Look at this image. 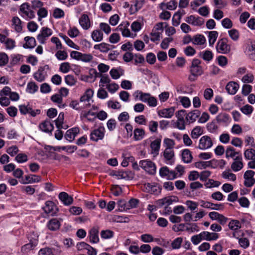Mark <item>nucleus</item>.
<instances>
[{
    "label": "nucleus",
    "mask_w": 255,
    "mask_h": 255,
    "mask_svg": "<svg viewBox=\"0 0 255 255\" xmlns=\"http://www.w3.org/2000/svg\"><path fill=\"white\" fill-rule=\"evenodd\" d=\"M34 78L38 82H42L44 80L45 76L44 74V68L43 67H40L37 70L34 74Z\"/></svg>",
    "instance_id": "a878e982"
},
{
    "label": "nucleus",
    "mask_w": 255,
    "mask_h": 255,
    "mask_svg": "<svg viewBox=\"0 0 255 255\" xmlns=\"http://www.w3.org/2000/svg\"><path fill=\"white\" fill-rule=\"evenodd\" d=\"M199 56L204 60L208 62L211 61L213 57L212 52L209 50H206L205 52H200L199 54Z\"/></svg>",
    "instance_id": "2f4dec72"
},
{
    "label": "nucleus",
    "mask_w": 255,
    "mask_h": 255,
    "mask_svg": "<svg viewBox=\"0 0 255 255\" xmlns=\"http://www.w3.org/2000/svg\"><path fill=\"white\" fill-rule=\"evenodd\" d=\"M43 3L42 1L39 0H34L31 1V4L30 5L32 10H36L40 9L42 7Z\"/></svg>",
    "instance_id": "13d9d810"
},
{
    "label": "nucleus",
    "mask_w": 255,
    "mask_h": 255,
    "mask_svg": "<svg viewBox=\"0 0 255 255\" xmlns=\"http://www.w3.org/2000/svg\"><path fill=\"white\" fill-rule=\"evenodd\" d=\"M79 132V128H73L68 129L66 132L65 138L70 142L72 141L77 134Z\"/></svg>",
    "instance_id": "a211bd4d"
},
{
    "label": "nucleus",
    "mask_w": 255,
    "mask_h": 255,
    "mask_svg": "<svg viewBox=\"0 0 255 255\" xmlns=\"http://www.w3.org/2000/svg\"><path fill=\"white\" fill-rule=\"evenodd\" d=\"M58 197L59 199L65 205H70L73 203V198L65 192H60Z\"/></svg>",
    "instance_id": "6ab92c4d"
},
{
    "label": "nucleus",
    "mask_w": 255,
    "mask_h": 255,
    "mask_svg": "<svg viewBox=\"0 0 255 255\" xmlns=\"http://www.w3.org/2000/svg\"><path fill=\"white\" fill-rule=\"evenodd\" d=\"M129 25L128 22H123L118 26L116 30L121 31L123 36L129 37L130 35V30L128 28Z\"/></svg>",
    "instance_id": "2eb2a0df"
},
{
    "label": "nucleus",
    "mask_w": 255,
    "mask_h": 255,
    "mask_svg": "<svg viewBox=\"0 0 255 255\" xmlns=\"http://www.w3.org/2000/svg\"><path fill=\"white\" fill-rule=\"evenodd\" d=\"M193 40V43L197 45H202L206 42L205 37L200 34L194 36Z\"/></svg>",
    "instance_id": "c9c22d12"
},
{
    "label": "nucleus",
    "mask_w": 255,
    "mask_h": 255,
    "mask_svg": "<svg viewBox=\"0 0 255 255\" xmlns=\"http://www.w3.org/2000/svg\"><path fill=\"white\" fill-rule=\"evenodd\" d=\"M65 81L67 85L71 86L74 85L77 82L76 79L72 75L66 76L65 77Z\"/></svg>",
    "instance_id": "8fccbe9b"
},
{
    "label": "nucleus",
    "mask_w": 255,
    "mask_h": 255,
    "mask_svg": "<svg viewBox=\"0 0 255 255\" xmlns=\"http://www.w3.org/2000/svg\"><path fill=\"white\" fill-rule=\"evenodd\" d=\"M110 74L113 79H117L120 77L121 75L124 74V70L121 68H113L111 70Z\"/></svg>",
    "instance_id": "c85d7f7f"
},
{
    "label": "nucleus",
    "mask_w": 255,
    "mask_h": 255,
    "mask_svg": "<svg viewBox=\"0 0 255 255\" xmlns=\"http://www.w3.org/2000/svg\"><path fill=\"white\" fill-rule=\"evenodd\" d=\"M175 108L174 107H171L160 110L158 112V114L160 117L170 118L173 116Z\"/></svg>",
    "instance_id": "4be33fe9"
},
{
    "label": "nucleus",
    "mask_w": 255,
    "mask_h": 255,
    "mask_svg": "<svg viewBox=\"0 0 255 255\" xmlns=\"http://www.w3.org/2000/svg\"><path fill=\"white\" fill-rule=\"evenodd\" d=\"M161 143V139L157 138L152 141L150 144L152 153H155L156 155L158 154Z\"/></svg>",
    "instance_id": "393cba45"
},
{
    "label": "nucleus",
    "mask_w": 255,
    "mask_h": 255,
    "mask_svg": "<svg viewBox=\"0 0 255 255\" xmlns=\"http://www.w3.org/2000/svg\"><path fill=\"white\" fill-rule=\"evenodd\" d=\"M240 154H241L240 152L236 151L235 149L232 146L228 147L226 151L227 158L231 157L234 159L236 155H239Z\"/></svg>",
    "instance_id": "c756f323"
},
{
    "label": "nucleus",
    "mask_w": 255,
    "mask_h": 255,
    "mask_svg": "<svg viewBox=\"0 0 255 255\" xmlns=\"http://www.w3.org/2000/svg\"><path fill=\"white\" fill-rule=\"evenodd\" d=\"M207 129L210 132H215L217 129H218V126L216 124V123L214 121H213L212 122L209 123L208 124L207 126Z\"/></svg>",
    "instance_id": "e2e57ef3"
},
{
    "label": "nucleus",
    "mask_w": 255,
    "mask_h": 255,
    "mask_svg": "<svg viewBox=\"0 0 255 255\" xmlns=\"http://www.w3.org/2000/svg\"><path fill=\"white\" fill-rule=\"evenodd\" d=\"M25 43L23 44L25 48H33L36 46V41L34 37L26 36L24 38Z\"/></svg>",
    "instance_id": "bb28decb"
},
{
    "label": "nucleus",
    "mask_w": 255,
    "mask_h": 255,
    "mask_svg": "<svg viewBox=\"0 0 255 255\" xmlns=\"http://www.w3.org/2000/svg\"><path fill=\"white\" fill-rule=\"evenodd\" d=\"M203 133L202 128L199 126H197L193 128L191 132V137L192 138L197 139Z\"/></svg>",
    "instance_id": "37998d69"
},
{
    "label": "nucleus",
    "mask_w": 255,
    "mask_h": 255,
    "mask_svg": "<svg viewBox=\"0 0 255 255\" xmlns=\"http://www.w3.org/2000/svg\"><path fill=\"white\" fill-rule=\"evenodd\" d=\"M174 156V152L173 149L165 148L163 152L164 158L168 161L170 160Z\"/></svg>",
    "instance_id": "a18cd8bd"
},
{
    "label": "nucleus",
    "mask_w": 255,
    "mask_h": 255,
    "mask_svg": "<svg viewBox=\"0 0 255 255\" xmlns=\"http://www.w3.org/2000/svg\"><path fill=\"white\" fill-rule=\"evenodd\" d=\"M18 148L17 146L13 145L9 147L6 150L7 153H8L10 156H13L15 155L18 152Z\"/></svg>",
    "instance_id": "0e129e2a"
},
{
    "label": "nucleus",
    "mask_w": 255,
    "mask_h": 255,
    "mask_svg": "<svg viewBox=\"0 0 255 255\" xmlns=\"http://www.w3.org/2000/svg\"><path fill=\"white\" fill-rule=\"evenodd\" d=\"M185 231H190L191 232H193L194 231H199V228L198 226V225L195 223H187L186 225V227L185 228Z\"/></svg>",
    "instance_id": "603ef678"
},
{
    "label": "nucleus",
    "mask_w": 255,
    "mask_h": 255,
    "mask_svg": "<svg viewBox=\"0 0 255 255\" xmlns=\"http://www.w3.org/2000/svg\"><path fill=\"white\" fill-rule=\"evenodd\" d=\"M4 44L7 49H12L15 46V41L11 38H7Z\"/></svg>",
    "instance_id": "680f3d73"
},
{
    "label": "nucleus",
    "mask_w": 255,
    "mask_h": 255,
    "mask_svg": "<svg viewBox=\"0 0 255 255\" xmlns=\"http://www.w3.org/2000/svg\"><path fill=\"white\" fill-rule=\"evenodd\" d=\"M182 160L185 163H190L192 159V156L189 149H184L182 154Z\"/></svg>",
    "instance_id": "7c9ffc66"
},
{
    "label": "nucleus",
    "mask_w": 255,
    "mask_h": 255,
    "mask_svg": "<svg viewBox=\"0 0 255 255\" xmlns=\"http://www.w3.org/2000/svg\"><path fill=\"white\" fill-rule=\"evenodd\" d=\"M114 235V233L110 230H103L101 232V236L104 239L112 238Z\"/></svg>",
    "instance_id": "09e8293b"
},
{
    "label": "nucleus",
    "mask_w": 255,
    "mask_h": 255,
    "mask_svg": "<svg viewBox=\"0 0 255 255\" xmlns=\"http://www.w3.org/2000/svg\"><path fill=\"white\" fill-rule=\"evenodd\" d=\"M64 114L63 113H60L58 118L55 121L56 127L58 129L63 128L62 124L64 121Z\"/></svg>",
    "instance_id": "49530a36"
},
{
    "label": "nucleus",
    "mask_w": 255,
    "mask_h": 255,
    "mask_svg": "<svg viewBox=\"0 0 255 255\" xmlns=\"http://www.w3.org/2000/svg\"><path fill=\"white\" fill-rule=\"evenodd\" d=\"M201 63V60L198 59H194L192 60L190 71L193 76H199L203 73V68L200 65Z\"/></svg>",
    "instance_id": "7ed1b4c3"
},
{
    "label": "nucleus",
    "mask_w": 255,
    "mask_h": 255,
    "mask_svg": "<svg viewBox=\"0 0 255 255\" xmlns=\"http://www.w3.org/2000/svg\"><path fill=\"white\" fill-rule=\"evenodd\" d=\"M144 130L142 128H136L134 130V137L136 140H139L143 137Z\"/></svg>",
    "instance_id": "e433bc0d"
},
{
    "label": "nucleus",
    "mask_w": 255,
    "mask_h": 255,
    "mask_svg": "<svg viewBox=\"0 0 255 255\" xmlns=\"http://www.w3.org/2000/svg\"><path fill=\"white\" fill-rule=\"evenodd\" d=\"M240 110L244 114L250 115L253 111V108L249 105H246L241 108Z\"/></svg>",
    "instance_id": "6e6d98bb"
},
{
    "label": "nucleus",
    "mask_w": 255,
    "mask_h": 255,
    "mask_svg": "<svg viewBox=\"0 0 255 255\" xmlns=\"http://www.w3.org/2000/svg\"><path fill=\"white\" fill-rule=\"evenodd\" d=\"M229 227L231 230L236 231L241 228V224L238 220H233L229 223Z\"/></svg>",
    "instance_id": "a19ab883"
},
{
    "label": "nucleus",
    "mask_w": 255,
    "mask_h": 255,
    "mask_svg": "<svg viewBox=\"0 0 255 255\" xmlns=\"http://www.w3.org/2000/svg\"><path fill=\"white\" fill-rule=\"evenodd\" d=\"M38 86L34 82H30L27 84V90L29 93H34L38 90Z\"/></svg>",
    "instance_id": "4d7b16f0"
},
{
    "label": "nucleus",
    "mask_w": 255,
    "mask_h": 255,
    "mask_svg": "<svg viewBox=\"0 0 255 255\" xmlns=\"http://www.w3.org/2000/svg\"><path fill=\"white\" fill-rule=\"evenodd\" d=\"M138 93V95L136 96V97H138L139 96V99L143 102H147L151 95L149 93H143L141 91H137Z\"/></svg>",
    "instance_id": "79ce46f5"
},
{
    "label": "nucleus",
    "mask_w": 255,
    "mask_h": 255,
    "mask_svg": "<svg viewBox=\"0 0 255 255\" xmlns=\"http://www.w3.org/2000/svg\"><path fill=\"white\" fill-rule=\"evenodd\" d=\"M222 25L225 28L229 29L233 26V23L230 19L225 18L222 20Z\"/></svg>",
    "instance_id": "774afa93"
},
{
    "label": "nucleus",
    "mask_w": 255,
    "mask_h": 255,
    "mask_svg": "<svg viewBox=\"0 0 255 255\" xmlns=\"http://www.w3.org/2000/svg\"><path fill=\"white\" fill-rule=\"evenodd\" d=\"M91 36L94 41L99 42L103 39V34L99 30H95L92 32Z\"/></svg>",
    "instance_id": "72a5a7b5"
},
{
    "label": "nucleus",
    "mask_w": 255,
    "mask_h": 255,
    "mask_svg": "<svg viewBox=\"0 0 255 255\" xmlns=\"http://www.w3.org/2000/svg\"><path fill=\"white\" fill-rule=\"evenodd\" d=\"M39 128L44 132H51L54 129L53 125L49 120H46L39 126Z\"/></svg>",
    "instance_id": "4468645a"
},
{
    "label": "nucleus",
    "mask_w": 255,
    "mask_h": 255,
    "mask_svg": "<svg viewBox=\"0 0 255 255\" xmlns=\"http://www.w3.org/2000/svg\"><path fill=\"white\" fill-rule=\"evenodd\" d=\"M254 76L252 73L245 75L242 79V81L245 83H252L254 81Z\"/></svg>",
    "instance_id": "338daca9"
},
{
    "label": "nucleus",
    "mask_w": 255,
    "mask_h": 255,
    "mask_svg": "<svg viewBox=\"0 0 255 255\" xmlns=\"http://www.w3.org/2000/svg\"><path fill=\"white\" fill-rule=\"evenodd\" d=\"M255 172L253 170H247L244 175L245 179L244 185L247 187H250L255 184V179L254 176Z\"/></svg>",
    "instance_id": "0eeeda50"
},
{
    "label": "nucleus",
    "mask_w": 255,
    "mask_h": 255,
    "mask_svg": "<svg viewBox=\"0 0 255 255\" xmlns=\"http://www.w3.org/2000/svg\"><path fill=\"white\" fill-rule=\"evenodd\" d=\"M139 202V201L138 199L131 198L127 203V209L129 210L131 208H136Z\"/></svg>",
    "instance_id": "c03bdc74"
},
{
    "label": "nucleus",
    "mask_w": 255,
    "mask_h": 255,
    "mask_svg": "<svg viewBox=\"0 0 255 255\" xmlns=\"http://www.w3.org/2000/svg\"><path fill=\"white\" fill-rule=\"evenodd\" d=\"M90 241L93 243H97L99 241V238L98 236L99 234V228L93 227L92 228L89 233Z\"/></svg>",
    "instance_id": "aec40b11"
},
{
    "label": "nucleus",
    "mask_w": 255,
    "mask_h": 255,
    "mask_svg": "<svg viewBox=\"0 0 255 255\" xmlns=\"http://www.w3.org/2000/svg\"><path fill=\"white\" fill-rule=\"evenodd\" d=\"M213 141L211 137L208 135L202 136L200 140L198 148L201 149H206L211 147Z\"/></svg>",
    "instance_id": "6e6552de"
},
{
    "label": "nucleus",
    "mask_w": 255,
    "mask_h": 255,
    "mask_svg": "<svg viewBox=\"0 0 255 255\" xmlns=\"http://www.w3.org/2000/svg\"><path fill=\"white\" fill-rule=\"evenodd\" d=\"M239 85L235 82H230L226 86V89L228 93L231 95H234L237 92Z\"/></svg>",
    "instance_id": "5701e85b"
},
{
    "label": "nucleus",
    "mask_w": 255,
    "mask_h": 255,
    "mask_svg": "<svg viewBox=\"0 0 255 255\" xmlns=\"http://www.w3.org/2000/svg\"><path fill=\"white\" fill-rule=\"evenodd\" d=\"M45 213L51 216H55L59 210L54 203L51 201H47L45 202V205L43 208Z\"/></svg>",
    "instance_id": "423d86ee"
},
{
    "label": "nucleus",
    "mask_w": 255,
    "mask_h": 255,
    "mask_svg": "<svg viewBox=\"0 0 255 255\" xmlns=\"http://www.w3.org/2000/svg\"><path fill=\"white\" fill-rule=\"evenodd\" d=\"M35 247L36 246L33 245L31 244V243L29 242V243L24 245L21 247V251L23 253H27L31 250H33Z\"/></svg>",
    "instance_id": "5fc2aeb1"
},
{
    "label": "nucleus",
    "mask_w": 255,
    "mask_h": 255,
    "mask_svg": "<svg viewBox=\"0 0 255 255\" xmlns=\"http://www.w3.org/2000/svg\"><path fill=\"white\" fill-rule=\"evenodd\" d=\"M186 22L196 26H201L204 23V19L200 17H195L191 15L186 17Z\"/></svg>",
    "instance_id": "ddd939ff"
},
{
    "label": "nucleus",
    "mask_w": 255,
    "mask_h": 255,
    "mask_svg": "<svg viewBox=\"0 0 255 255\" xmlns=\"http://www.w3.org/2000/svg\"><path fill=\"white\" fill-rule=\"evenodd\" d=\"M201 235L204 239L211 241L216 240L219 238V234L216 233H210L207 231H203L201 233Z\"/></svg>",
    "instance_id": "b1692460"
},
{
    "label": "nucleus",
    "mask_w": 255,
    "mask_h": 255,
    "mask_svg": "<svg viewBox=\"0 0 255 255\" xmlns=\"http://www.w3.org/2000/svg\"><path fill=\"white\" fill-rule=\"evenodd\" d=\"M221 183L218 181H214L213 179H210L205 184L207 188L217 187L220 185Z\"/></svg>",
    "instance_id": "052dcab7"
},
{
    "label": "nucleus",
    "mask_w": 255,
    "mask_h": 255,
    "mask_svg": "<svg viewBox=\"0 0 255 255\" xmlns=\"http://www.w3.org/2000/svg\"><path fill=\"white\" fill-rule=\"evenodd\" d=\"M41 180L40 176L34 174H30L25 176V179L23 178L20 181L22 184L32 183L39 182Z\"/></svg>",
    "instance_id": "dca6fc26"
},
{
    "label": "nucleus",
    "mask_w": 255,
    "mask_h": 255,
    "mask_svg": "<svg viewBox=\"0 0 255 255\" xmlns=\"http://www.w3.org/2000/svg\"><path fill=\"white\" fill-rule=\"evenodd\" d=\"M60 226L59 221L56 219H52L49 221L47 224L48 228L51 231L58 230Z\"/></svg>",
    "instance_id": "cd10ccee"
},
{
    "label": "nucleus",
    "mask_w": 255,
    "mask_h": 255,
    "mask_svg": "<svg viewBox=\"0 0 255 255\" xmlns=\"http://www.w3.org/2000/svg\"><path fill=\"white\" fill-rule=\"evenodd\" d=\"M213 96V91L211 88H207L204 92V97L206 100H210Z\"/></svg>",
    "instance_id": "69168bd1"
},
{
    "label": "nucleus",
    "mask_w": 255,
    "mask_h": 255,
    "mask_svg": "<svg viewBox=\"0 0 255 255\" xmlns=\"http://www.w3.org/2000/svg\"><path fill=\"white\" fill-rule=\"evenodd\" d=\"M79 22L81 27L85 30L88 29L91 27V22L88 15L83 14L79 19Z\"/></svg>",
    "instance_id": "f3484780"
},
{
    "label": "nucleus",
    "mask_w": 255,
    "mask_h": 255,
    "mask_svg": "<svg viewBox=\"0 0 255 255\" xmlns=\"http://www.w3.org/2000/svg\"><path fill=\"white\" fill-rule=\"evenodd\" d=\"M163 143L166 147L165 148L170 149H173L175 144L173 139L168 138H164Z\"/></svg>",
    "instance_id": "864d4df0"
},
{
    "label": "nucleus",
    "mask_w": 255,
    "mask_h": 255,
    "mask_svg": "<svg viewBox=\"0 0 255 255\" xmlns=\"http://www.w3.org/2000/svg\"><path fill=\"white\" fill-rule=\"evenodd\" d=\"M200 114V111L198 110H195L189 112L186 117L187 122H188L189 124L194 123L199 117Z\"/></svg>",
    "instance_id": "412c9836"
},
{
    "label": "nucleus",
    "mask_w": 255,
    "mask_h": 255,
    "mask_svg": "<svg viewBox=\"0 0 255 255\" xmlns=\"http://www.w3.org/2000/svg\"><path fill=\"white\" fill-rule=\"evenodd\" d=\"M230 37L234 41H237L239 38V32L235 29H232L228 31Z\"/></svg>",
    "instance_id": "bf43d9fd"
},
{
    "label": "nucleus",
    "mask_w": 255,
    "mask_h": 255,
    "mask_svg": "<svg viewBox=\"0 0 255 255\" xmlns=\"http://www.w3.org/2000/svg\"><path fill=\"white\" fill-rule=\"evenodd\" d=\"M243 167L242 156L241 154H240L234 158V161L231 165V168L233 171L237 172L241 170Z\"/></svg>",
    "instance_id": "f8f14e48"
},
{
    "label": "nucleus",
    "mask_w": 255,
    "mask_h": 255,
    "mask_svg": "<svg viewBox=\"0 0 255 255\" xmlns=\"http://www.w3.org/2000/svg\"><path fill=\"white\" fill-rule=\"evenodd\" d=\"M20 112L23 115H25L29 113L32 117H35L37 115H39L40 113V110L37 109L36 110H33L29 106V105L25 106L20 105L19 107Z\"/></svg>",
    "instance_id": "9b49d317"
},
{
    "label": "nucleus",
    "mask_w": 255,
    "mask_h": 255,
    "mask_svg": "<svg viewBox=\"0 0 255 255\" xmlns=\"http://www.w3.org/2000/svg\"><path fill=\"white\" fill-rule=\"evenodd\" d=\"M105 135V128L100 127L98 128L93 130L90 134V139L94 141L102 139Z\"/></svg>",
    "instance_id": "39448f33"
},
{
    "label": "nucleus",
    "mask_w": 255,
    "mask_h": 255,
    "mask_svg": "<svg viewBox=\"0 0 255 255\" xmlns=\"http://www.w3.org/2000/svg\"><path fill=\"white\" fill-rule=\"evenodd\" d=\"M139 166L150 174H154L156 172L155 165L151 161L141 160L139 162Z\"/></svg>",
    "instance_id": "20e7f679"
},
{
    "label": "nucleus",
    "mask_w": 255,
    "mask_h": 255,
    "mask_svg": "<svg viewBox=\"0 0 255 255\" xmlns=\"http://www.w3.org/2000/svg\"><path fill=\"white\" fill-rule=\"evenodd\" d=\"M216 120L218 123H227L229 120V116L225 113H221L216 117Z\"/></svg>",
    "instance_id": "ea45409f"
},
{
    "label": "nucleus",
    "mask_w": 255,
    "mask_h": 255,
    "mask_svg": "<svg viewBox=\"0 0 255 255\" xmlns=\"http://www.w3.org/2000/svg\"><path fill=\"white\" fill-rule=\"evenodd\" d=\"M244 156L247 160L255 159V150L253 148L246 150L244 152Z\"/></svg>",
    "instance_id": "f704fd0d"
},
{
    "label": "nucleus",
    "mask_w": 255,
    "mask_h": 255,
    "mask_svg": "<svg viewBox=\"0 0 255 255\" xmlns=\"http://www.w3.org/2000/svg\"><path fill=\"white\" fill-rule=\"evenodd\" d=\"M109 44L105 43H102L100 44H96L94 46V48L95 49H98L102 52H107L110 49L109 48Z\"/></svg>",
    "instance_id": "58836bf2"
},
{
    "label": "nucleus",
    "mask_w": 255,
    "mask_h": 255,
    "mask_svg": "<svg viewBox=\"0 0 255 255\" xmlns=\"http://www.w3.org/2000/svg\"><path fill=\"white\" fill-rule=\"evenodd\" d=\"M13 25L14 26V29L17 32H20L22 30L21 21L17 16H14L12 19Z\"/></svg>",
    "instance_id": "473e14b6"
},
{
    "label": "nucleus",
    "mask_w": 255,
    "mask_h": 255,
    "mask_svg": "<svg viewBox=\"0 0 255 255\" xmlns=\"http://www.w3.org/2000/svg\"><path fill=\"white\" fill-rule=\"evenodd\" d=\"M52 33V30L50 28L43 27L42 28L41 33L37 35V39L40 43L44 44L46 38L50 36Z\"/></svg>",
    "instance_id": "9d476101"
},
{
    "label": "nucleus",
    "mask_w": 255,
    "mask_h": 255,
    "mask_svg": "<svg viewBox=\"0 0 255 255\" xmlns=\"http://www.w3.org/2000/svg\"><path fill=\"white\" fill-rule=\"evenodd\" d=\"M60 249L57 247L56 248H45L40 250L39 255H57L61 253Z\"/></svg>",
    "instance_id": "1a4fd4ad"
},
{
    "label": "nucleus",
    "mask_w": 255,
    "mask_h": 255,
    "mask_svg": "<svg viewBox=\"0 0 255 255\" xmlns=\"http://www.w3.org/2000/svg\"><path fill=\"white\" fill-rule=\"evenodd\" d=\"M181 16L182 14L180 11H177L174 14L172 18V24L174 26H177L180 24Z\"/></svg>",
    "instance_id": "de8ad7c7"
},
{
    "label": "nucleus",
    "mask_w": 255,
    "mask_h": 255,
    "mask_svg": "<svg viewBox=\"0 0 255 255\" xmlns=\"http://www.w3.org/2000/svg\"><path fill=\"white\" fill-rule=\"evenodd\" d=\"M218 35V33L216 31H212L209 32V42L211 46H212L215 42Z\"/></svg>",
    "instance_id": "4c0bfd02"
},
{
    "label": "nucleus",
    "mask_w": 255,
    "mask_h": 255,
    "mask_svg": "<svg viewBox=\"0 0 255 255\" xmlns=\"http://www.w3.org/2000/svg\"><path fill=\"white\" fill-rule=\"evenodd\" d=\"M228 42V39L226 38L219 40L216 45L217 51L222 54L229 53L231 51V46Z\"/></svg>",
    "instance_id": "f03ea898"
},
{
    "label": "nucleus",
    "mask_w": 255,
    "mask_h": 255,
    "mask_svg": "<svg viewBox=\"0 0 255 255\" xmlns=\"http://www.w3.org/2000/svg\"><path fill=\"white\" fill-rule=\"evenodd\" d=\"M19 13L24 18L33 19L35 17V12L27 2L22 3L19 8Z\"/></svg>",
    "instance_id": "f257e3e1"
},
{
    "label": "nucleus",
    "mask_w": 255,
    "mask_h": 255,
    "mask_svg": "<svg viewBox=\"0 0 255 255\" xmlns=\"http://www.w3.org/2000/svg\"><path fill=\"white\" fill-rule=\"evenodd\" d=\"M28 239L29 242L33 245L36 246L38 244V236L34 232L30 234L28 236Z\"/></svg>",
    "instance_id": "3c124183"
}]
</instances>
